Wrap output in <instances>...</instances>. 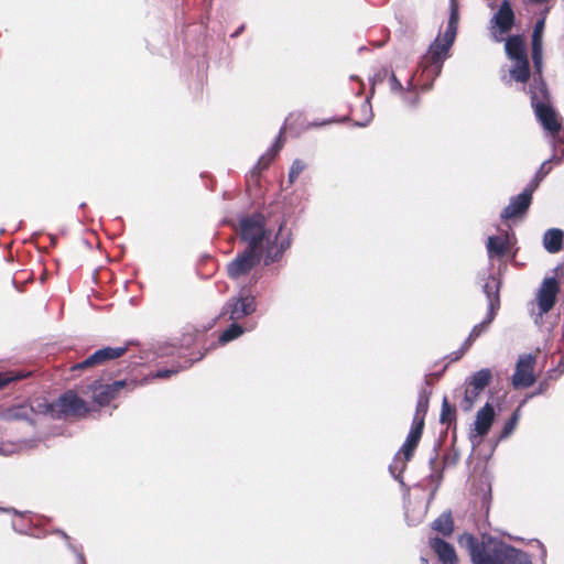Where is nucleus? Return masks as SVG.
I'll list each match as a JSON object with an SVG mask.
<instances>
[{
    "label": "nucleus",
    "mask_w": 564,
    "mask_h": 564,
    "mask_svg": "<svg viewBox=\"0 0 564 564\" xmlns=\"http://www.w3.org/2000/svg\"><path fill=\"white\" fill-rule=\"evenodd\" d=\"M264 217L260 214L242 217L240 219V237L247 243L246 249L264 254V264L279 261L290 247V238L281 236L284 224L273 232L265 227Z\"/></svg>",
    "instance_id": "obj_1"
},
{
    "label": "nucleus",
    "mask_w": 564,
    "mask_h": 564,
    "mask_svg": "<svg viewBox=\"0 0 564 564\" xmlns=\"http://www.w3.org/2000/svg\"><path fill=\"white\" fill-rule=\"evenodd\" d=\"M529 94L531 97V105L539 122L551 134L553 159L557 161L564 160V135L561 131V124L557 121L556 112L551 105L549 90L543 79H532L529 87Z\"/></svg>",
    "instance_id": "obj_2"
},
{
    "label": "nucleus",
    "mask_w": 564,
    "mask_h": 564,
    "mask_svg": "<svg viewBox=\"0 0 564 564\" xmlns=\"http://www.w3.org/2000/svg\"><path fill=\"white\" fill-rule=\"evenodd\" d=\"M459 543L466 546L473 564H532L527 553L503 543L487 545L465 533Z\"/></svg>",
    "instance_id": "obj_3"
},
{
    "label": "nucleus",
    "mask_w": 564,
    "mask_h": 564,
    "mask_svg": "<svg viewBox=\"0 0 564 564\" xmlns=\"http://www.w3.org/2000/svg\"><path fill=\"white\" fill-rule=\"evenodd\" d=\"M505 41L506 54L513 62V65L509 69L510 78L503 76L502 80L506 84H509L511 79L524 84L530 77L529 58L524 41L519 35L509 36Z\"/></svg>",
    "instance_id": "obj_4"
},
{
    "label": "nucleus",
    "mask_w": 564,
    "mask_h": 564,
    "mask_svg": "<svg viewBox=\"0 0 564 564\" xmlns=\"http://www.w3.org/2000/svg\"><path fill=\"white\" fill-rule=\"evenodd\" d=\"M455 41V37H445L443 34L442 39L436 37L430 45L427 53L423 56L420 67L422 68V75L431 79V83L441 74L443 63L448 57V52ZM432 84L425 86V89H430Z\"/></svg>",
    "instance_id": "obj_5"
},
{
    "label": "nucleus",
    "mask_w": 564,
    "mask_h": 564,
    "mask_svg": "<svg viewBox=\"0 0 564 564\" xmlns=\"http://www.w3.org/2000/svg\"><path fill=\"white\" fill-rule=\"evenodd\" d=\"M423 427L424 422L421 419L416 424H412L405 442L394 456L393 462L390 464L389 470L394 479L401 481V474L405 469L406 463L414 454V451L421 440Z\"/></svg>",
    "instance_id": "obj_6"
},
{
    "label": "nucleus",
    "mask_w": 564,
    "mask_h": 564,
    "mask_svg": "<svg viewBox=\"0 0 564 564\" xmlns=\"http://www.w3.org/2000/svg\"><path fill=\"white\" fill-rule=\"evenodd\" d=\"M516 15L508 0H503L489 21V32L491 39L500 43L505 41V35L509 33L514 24Z\"/></svg>",
    "instance_id": "obj_7"
},
{
    "label": "nucleus",
    "mask_w": 564,
    "mask_h": 564,
    "mask_svg": "<svg viewBox=\"0 0 564 564\" xmlns=\"http://www.w3.org/2000/svg\"><path fill=\"white\" fill-rule=\"evenodd\" d=\"M492 378L488 368L480 369L466 379L467 388L460 408L464 412H469L474 408L480 392L490 383Z\"/></svg>",
    "instance_id": "obj_8"
},
{
    "label": "nucleus",
    "mask_w": 564,
    "mask_h": 564,
    "mask_svg": "<svg viewBox=\"0 0 564 564\" xmlns=\"http://www.w3.org/2000/svg\"><path fill=\"white\" fill-rule=\"evenodd\" d=\"M264 254L252 251V249H245L227 264V274L230 279L238 280L247 275L253 268H256Z\"/></svg>",
    "instance_id": "obj_9"
},
{
    "label": "nucleus",
    "mask_w": 564,
    "mask_h": 564,
    "mask_svg": "<svg viewBox=\"0 0 564 564\" xmlns=\"http://www.w3.org/2000/svg\"><path fill=\"white\" fill-rule=\"evenodd\" d=\"M257 310L256 299L250 295L245 289L240 291L239 295L231 297L227 301L223 308L224 314H228L230 321H239L246 316L251 315Z\"/></svg>",
    "instance_id": "obj_10"
},
{
    "label": "nucleus",
    "mask_w": 564,
    "mask_h": 564,
    "mask_svg": "<svg viewBox=\"0 0 564 564\" xmlns=\"http://www.w3.org/2000/svg\"><path fill=\"white\" fill-rule=\"evenodd\" d=\"M558 291L560 285L554 276L545 278L542 281L535 295L539 310L535 317V323H538V319H541L544 314L549 313L553 308Z\"/></svg>",
    "instance_id": "obj_11"
},
{
    "label": "nucleus",
    "mask_w": 564,
    "mask_h": 564,
    "mask_svg": "<svg viewBox=\"0 0 564 564\" xmlns=\"http://www.w3.org/2000/svg\"><path fill=\"white\" fill-rule=\"evenodd\" d=\"M495 420V410L490 403H486L476 414L474 427L469 432V441L473 446H478L489 433Z\"/></svg>",
    "instance_id": "obj_12"
},
{
    "label": "nucleus",
    "mask_w": 564,
    "mask_h": 564,
    "mask_svg": "<svg viewBox=\"0 0 564 564\" xmlns=\"http://www.w3.org/2000/svg\"><path fill=\"white\" fill-rule=\"evenodd\" d=\"M55 410L58 413L57 419L69 415H83L87 412L86 402L74 391H67L55 402Z\"/></svg>",
    "instance_id": "obj_13"
},
{
    "label": "nucleus",
    "mask_w": 564,
    "mask_h": 564,
    "mask_svg": "<svg viewBox=\"0 0 564 564\" xmlns=\"http://www.w3.org/2000/svg\"><path fill=\"white\" fill-rule=\"evenodd\" d=\"M534 362L535 358L531 354L519 356L516 365V371L512 376V384L516 389L528 388L534 383Z\"/></svg>",
    "instance_id": "obj_14"
},
{
    "label": "nucleus",
    "mask_w": 564,
    "mask_h": 564,
    "mask_svg": "<svg viewBox=\"0 0 564 564\" xmlns=\"http://www.w3.org/2000/svg\"><path fill=\"white\" fill-rule=\"evenodd\" d=\"M128 382L126 380H118L110 384L95 381L90 384L94 401L99 405H107L111 400L116 398L121 389H123Z\"/></svg>",
    "instance_id": "obj_15"
},
{
    "label": "nucleus",
    "mask_w": 564,
    "mask_h": 564,
    "mask_svg": "<svg viewBox=\"0 0 564 564\" xmlns=\"http://www.w3.org/2000/svg\"><path fill=\"white\" fill-rule=\"evenodd\" d=\"M127 351V347H105L98 349L84 361L77 364L72 369H85L96 365L104 364L107 360H112L121 357Z\"/></svg>",
    "instance_id": "obj_16"
},
{
    "label": "nucleus",
    "mask_w": 564,
    "mask_h": 564,
    "mask_svg": "<svg viewBox=\"0 0 564 564\" xmlns=\"http://www.w3.org/2000/svg\"><path fill=\"white\" fill-rule=\"evenodd\" d=\"M499 286V281L495 276H489L482 285V291L488 300V312L482 321V323H486L487 327H489L494 321L496 312L500 305Z\"/></svg>",
    "instance_id": "obj_17"
},
{
    "label": "nucleus",
    "mask_w": 564,
    "mask_h": 564,
    "mask_svg": "<svg viewBox=\"0 0 564 564\" xmlns=\"http://www.w3.org/2000/svg\"><path fill=\"white\" fill-rule=\"evenodd\" d=\"M532 192V188H525L522 193L512 197L509 205L502 210L501 218L510 219L524 214L531 204Z\"/></svg>",
    "instance_id": "obj_18"
},
{
    "label": "nucleus",
    "mask_w": 564,
    "mask_h": 564,
    "mask_svg": "<svg viewBox=\"0 0 564 564\" xmlns=\"http://www.w3.org/2000/svg\"><path fill=\"white\" fill-rule=\"evenodd\" d=\"M430 546L436 553L442 564H456L457 556L452 544L440 538H433L430 540Z\"/></svg>",
    "instance_id": "obj_19"
},
{
    "label": "nucleus",
    "mask_w": 564,
    "mask_h": 564,
    "mask_svg": "<svg viewBox=\"0 0 564 564\" xmlns=\"http://www.w3.org/2000/svg\"><path fill=\"white\" fill-rule=\"evenodd\" d=\"M283 131H284V127L281 128L280 133H279L275 142L273 143V145L263 155H261L260 159L258 160L257 164L252 169L253 176L259 175L263 170H265L269 166V164L273 161L275 155L279 153V151L282 149Z\"/></svg>",
    "instance_id": "obj_20"
},
{
    "label": "nucleus",
    "mask_w": 564,
    "mask_h": 564,
    "mask_svg": "<svg viewBox=\"0 0 564 564\" xmlns=\"http://www.w3.org/2000/svg\"><path fill=\"white\" fill-rule=\"evenodd\" d=\"M563 242V231L560 229H549L545 231L543 237V245L544 248L551 252L555 253L558 252L562 248Z\"/></svg>",
    "instance_id": "obj_21"
},
{
    "label": "nucleus",
    "mask_w": 564,
    "mask_h": 564,
    "mask_svg": "<svg viewBox=\"0 0 564 564\" xmlns=\"http://www.w3.org/2000/svg\"><path fill=\"white\" fill-rule=\"evenodd\" d=\"M32 409L25 404H19L11 408H8L2 411V417L4 420H26L31 421Z\"/></svg>",
    "instance_id": "obj_22"
},
{
    "label": "nucleus",
    "mask_w": 564,
    "mask_h": 564,
    "mask_svg": "<svg viewBox=\"0 0 564 564\" xmlns=\"http://www.w3.org/2000/svg\"><path fill=\"white\" fill-rule=\"evenodd\" d=\"M32 414H43L52 419H57L58 413L55 410V402L50 403L46 399H36L31 405Z\"/></svg>",
    "instance_id": "obj_23"
},
{
    "label": "nucleus",
    "mask_w": 564,
    "mask_h": 564,
    "mask_svg": "<svg viewBox=\"0 0 564 564\" xmlns=\"http://www.w3.org/2000/svg\"><path fill=\"white\" fill-rule=\"evenodd\" d=\"M488 256H503L507 252V239L501 236H490L487 241Z\"/></svg>",
    "instance_id": "obj_24"
},
{
    "label": "nucleus",
    "mask_w": 564,
    "mask_h": 564,
    "mask_svg": "<svg viewBox=\"0 0 564 564\" xmlns=\"http://www.w3.org/2000/svg\"><path fill=\"white\" fill-rule=\"evenodd\" d=\"M432 528L444 535H449L454 529L451 513H442L433 521Z\"/></svg>",
    "instance_id": "obj_25"
},
{
    "label": "nucleus",
    "mask_w": 564,
    "mask_h": 564,
    "mask_svg": "<svg viewBox=\"0 0 564 564\" xmlns=\"http://www.w3.org/2000/svg\"><path fill=\"white\" fill-rule=\"evenodd\" d=\"M457 25H458V9H457V6L454 2V0H452L449 19H448L446 30L444 32L445 37H448V39L456 37Z\"/></svg>",
    "instance_id": "obj_26"
},
{
    "label": "nucleus",
    "mask_w": 564,
    "mask_h": 564,
    "mask_svg": "<svg viewBox=\"0 0 564 564\" xmlns=\"http://www.w3.org/2000/svg\"><path fill=\"white\" fill-rule=\"evenodd\" d=\"M245 333V328L237 323H232L227 329H225L218 340L220 344H227Z\"/></svg>",
    "instance_id": "obj_27"
},
{
    "label": "nucleus",
    "mask_w": 564,
    "mask_h": 564,
    "mask_svg": "<svg viewBox=\"0 0 564 564\" xmlns=\"http://www.w3.org/2000/svg\"><path fill=\"white\" fill-rule=\"evenodd\" d=\"M456 420V409L452 406L445 397L442 402L440 421L443 424H451Z\"/></svg>",
    "instance_id": "obj_28"
},
{
    "label": "nucleus",
    "mask_w": 564,
    "mask_h": 564,
    "mask_svg": "<svg viewBox=\"0 0 564 564\" xmlns=\"http://www.w3.org/2000/svg\"><path fill=\"white\" fill-rule=\"evenodd\" d=\"M532 61H533V66L538 73L536 76H533V79L534 78H541L542 79V76H541V70H542V62H543V57H542V44H532Z\"/></svg>",
    "instance_id": "obj_29"
},
{
    "label": "nucleus",
    "mask_w": 564,
    "mask_h": 564,
    "mask_svg": "<svg viewBox=\"0 0 564 564\" xmlns=\"http://www.w3.org/2000/svg\"><path fill=\"white\" fill-rule=\"evenodd\" d=\"M28 375L22 370H10L6 372H0V389L6 387L8 383L12 381L20 380L25 378Z\"/></svg>",
    "instance_id": "obj_30"
},
{
    "label": "nucleus",
    "mask_w": 564,
    "mask_h": 564,
    "mask_svg": "<svg viewBox=\"0 0 564 564\" xmlns=\"http://www.w3.org/2000/svg\"><path fill=\"white\" fill-rule=\"evenodd\" d=\"M427 408H429V398L424 394H421L417 399L416 411H415V415H414L412 424H416L420 419L424 421V416L427 412Z\"/></svg>",
    "instance_id": "obj_31"
},
{
    "label": "nucleus",
    "mask_w": 564,
    "mask_h": 564,
    "mask_svg": "<svg viewBox=\"0 0 564 564\" xmlns=\"http://www.w3.org/2000/svg\"><path fill=\"white\" fill-rule=\"evenodd\" d=\"M306 167V164L300 160V159H296L292 162V165L290 167V171H289V175H288V178H289V183L290 184H293L296 178L300 176V174L305 170Z\"/></svg>",
    "instance_id": "obj_32"
},
{
    "label": "nucleus",
    "mask_w": 564,
    "mask_h": 564,
    "mask_svg": "<svg viewBox=\"0 0 564 564\" xmlns=\"http://www.w3.org/2000/svg\"><path fill=\"white\" fill-rule=\"evenodd\" d=\"M361 112L364 115V118L361 120L356 121V126L358 127H366L369 124V122L372 119V108L370 105V101L367 99L361 105Z\"/></svg>",
    "instance_id": "obj_33"
},
{
    "label": "nucleus",
    "mask_w": 564,
    "mask_h": 564,
    "mask_svg": "<svg viewBox=\"0 0 564 564\" xmlns=\"http://www.w3.org/2000/svg\"><path fill=\"white\" fill-rule=\"evenodd\" d=\"M518 421H519V410L513 412L512 415L510 416V419L505 424L502 432H501L502 438L508 437L514 431V429L518 424Z\"/></svg>",
    "instance_id": "obj_34"
},
{
    "label": "nucleus",
    "mask_w": 564,
    "mask_h": 564,
    "mask_svg": "<svg viewBox=\"0 0 564 564\" xmlns=\"http://www.w3.org/2000/svg\"><path fill=\"white\" fill-rule=\"evenodd\" d=\"M544 31V19L538 20L532 33V44H542V34Z\"/></svg>",
    "instance_id": "obj_35"
},
{
    "label": "nucleus",
    "mask_w": 564,
    "mask_h": 564,
    "mask_svg": "<svg viewBox=\"0 0 564 564\" xmlns=\"http://www.w3.org/2000/svg\"><path fill=\"white\" fill-rule=\"evenodd\" d=\"M390 89L393 93H399V94L404 93V87L402 86L400 80L397 78L394 73H391V75H390Z\"/></svg>",
    "instance_id": "obj_36"
},
{
    "label": "nucleus",
    "mask_w": 564,
    "mask_h": 564,
    "mask_svg": "<svg viewBox=\"0 0 564 564\" xmlns=\"http://www.w3.org/2000/svg\"><path fill=\"white\" fill-rule=\"evenodd\" d=\"M487 328L488 327L486 326V323L480 322L473 327L469 334L471 335V338L477 339L482 333L487 330Z\"/></svg>",
    "instance_id": "obj_37"
},
{
    "label": "nucleus",
    "mask_w": 564,
    "mask_h": 564,
    "mask_svg": "<svg viewBox=\"0 0 564 564\" xmlns=\"http://www.w3.org/2000/svg\"><path fill=\"white\" fill-rule=\"evenodd\" d=\"M561 161L562 160H560V161L554 160L553 156H552L550 160L543 162V164L541 165L539 172L536 173V177L543 178L550 172V167H546V165L549 163H551V162L560 163Z\"/></svg>",
    "instance_id": "obj_38"
},
{
    "label": "nucleus",
    "mask_w": 564,
    "mask_h": 564,
    "mask_svg": "<svg viewBox=\"0 0 564 564\" xmlns=\"http://www.w3.org/2000/svg\"><path fill=\"white\" fill-rule=\"evenodd\" d=\"M177 369H162V370H158L152 377L153 378H158V379H165V378H169L171 377L172 375H175L177 373Z\"/></svg>",
    "instance_id": "obj_39"
},
{
    "label": "nucleus",
    "mask_w": 564,
    "mask_h": 564,
    "mask_svg": "<svg viewBox=\"0 0 564 564\" xmlns=\"http://www.w3.org/2000/svg\"><path fill=\"white\" fill-rule=\"evenodd\" d=\"M464 355L465 351L459 348L457 351L449 354L447 358L453 362L459 360Z\"/></svg>",
    "instance_id": "obj_40"
},
{
    "label": "nucleus",
    "mask_w": 564,
    "mask_h": 564,
    "mask_svg": "<svg viewBox=\"0 0 564 564\" xmlns=\"http://www.w3.org/2000/svg\"><path fill=\"white\" fill-rule=\"evenodd\" d=\"M403 100L404 102H406L409 106L411 107H415L417 105V101H419V97L416 94L413 95V97H408V96H404L403 97Z\"/></svg>",
    "instance_id": "obj_41"
},
{
    "label": "nucleus",
    "mask_w": 564,
    "mask_h": 564,
    "mask_svg": "<svg viewBox=\"0 0 564 564\" xmlns=\"http://www.w3.org/2000/svg\"><path fill=\"white\" fill-rule=\"evenodd\" d=\"M474 340H476L475 338H471V335L469 334V336L467 337V339L464 341V344L462 345L460 349L464 350L465 352L469 349V347L471 346V344L474 343Z\"/></svg>",
    "instance_id": "obj_42"
},
{
    "label": "nucleus",
    "mask_w": 564,
    "mask_h": 564,
    "mask_svg": "<svg viewBox=\"0 0 564 564\" xmlns=\"http://www.w3.org/2000/svg\"><path fill=\"white\" fill-rule=\"evenodd\" d=\"M70 549H72L74 552H76V554H77V558H78V564H86V563H85V558H84L83 553L77 552L73 546H70Z\"/></svg>",
    "instance_id": "obj_43"
},
{
    "label": "nucleus",
    "mask_w": 564,
    "mask_h": 564,
    "mask_svg": "<svg viewBox=\"0 0 564 564\" xmlns=\"http://www.w3.org/2000/svg\"><path fill=\"white\" fill-rule=\"evenodd\" d=\"M558 371V376H561L563 372H564V356L562 357V359L560 360L558 362V366H557V369Z\"/></svg>",
    "instance_id": "obj_44"
},
{
    "label": "nucleus",
    "mask_w": 564,
    "mask_h": 564,
    "mask_svg": "<svg viewBox=\"0 0 564 564\" xmlns=\"http://www.w3.org/2000/svg\"><path fill=\"white\" fill-rule=\"evenodd\" d=\"M406 89H408L409 91L414 90L413 76H411V77L409 78V80H408V83H406Z\"/></svg>",
    "instance_id": "obj_45"
},
{
    "label": "nucleus",
    "mask_w": 564,
    "mask_h": 564,
    "mask_svg": "<svg viewBox=\"0 0 564 564\" xmlns=\"http://www.w3.org/2000/svg\"><path fill=\"white\" fill-rule=\"evenodd\" d=\"M329 122H332V120H327V121H323V122H312V123H310L308 127H321V126H324Z\"/></svg>",
    "instance_id": "obj_46"
},
{
    "label": "nucleus",
    "mask_w": 564,
    "mask_h": 564,
    "mask_svg": "<svg viewBox=\"0 0 564 564\" xmlns=\"http://www.w3.org/2000/svg\"><path fill=\"white\" fill-rule=\"evenodd\" d=\"M242 30H243V26H240L231 36L232 37L238 36L242 32Z\"/></svg>",
    "instance_id": "obj_47"
},
{
    "label": "nucleus",
    "mask_w": 564,
    "mask_h": 564,
    "mask_svg": "<svg viewBox=\"0 0 564 564\" xmlns=\"http://www.w3.org/2000/svg\"><path fill=\"white\" fill-rule=\"evenodd\" d=\"M2 510L8 511V512L12 511L13 513L19 514V512L15 509H2Z\"/></svg>",
    "instance_id": "obj_48"
},
{
    "label": "nucleus",
    "mask_w": 564,
    "mask_h": 564,
    "mask_svg": "<svg viewBox=\"0 0 564 564\" xmlns=\"http://www.w3.org/2000/svg\"><path fill=\"white\" fill-rule=\"evenodd\" d=\"M554 372H555V370L550 371L549 378H551V379H555V378H556V376H553V373H554Z\"/></svg>",
    "instance_id": "obj_49"
},
{
    "label": "nucleus",
    "mask_w": 564,
    "mask_h": 564,
    "mask_svg": "<svg viewBox=\"0 0 564 564\" xmlns=\"http://www.w3.org/2000/svg\"><path fill=\"white\" fill-rule=\"evenodd\" d=\"M543 390H544V386L540 384V388H539L538 393H542V392H543Z\"/></svg>",
    "instance_id": "obj_50"
},
{
    "label": "nucleus",
    "mask_w": 564,
    "mask_h": 564,
    "mask_svg": "<svg viewBox=\"0 0 564 564\" xmlns=\"http://www.w3.org/2000/svg\"><path fill=\"white\" fill-rule=\"evenodd\" d=\"M422 563H423V564H427V560L422 558Z\"/></svg>",
    "instance_id": "obj_51"
},
{
    "label": "nucleus",
    "mask_w": 564,
    "mask_h": 564,
    "mask_svg": "<svg viewBox=\"0 0 564 564\" xmlns=\"http://www.w3.org/2000/svg\"><path fill=\"white\" fill-rule=\"evenodd\" d=\"M12 527L14 530H17V524L14 522L12 523Z\"/></svg>",
    "instance_id": "obj_52"
}]
</instances>
